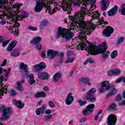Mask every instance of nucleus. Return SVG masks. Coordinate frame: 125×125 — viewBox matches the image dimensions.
Segmentation results:
<instances>
[{
	"mask_svg": "<svg viewBox=\"0 0 125 125\" xmlns=\"http://www.w3.org/2000/svg\"><path fill=\"white\" fill-rule=\"evenodd\" d=\"M45 113L46 115H49V114H51V110L47 109L45 110Z\"/></svg>",
	"mask_w": 125,
	"mask_h": 125,
	"instance_id": "nucleus-57",
	"label": "nucleus"
},
{
	"mask_svg": "<svg viewBox=\"0 0 125 125\" xmlns=\"http://www.w3.org/2000/svg\"><path fill=\"white\" fill-rule=\"evenodd\" d=\"M0 111H2V117L0 118V121H6L9 119L12 111L9 107L5 108L4 105L0 106Z\"/></svg>",
	"mask_w": 125,
	"mask_h": 125,
	"instance_id": "nucleus-4",
	"label": "nucleus"
},
{
	"mask_svg": "<svg viewBox=\"0 0 125 125\" xmlns=\"http://www.w3.org/2000/svg\"><path fill=\"white\" fill-rule=\"evenodd\" d=\"M80 29H81L79 38L81 41H85L86 40V36L84 35H89L91 34V29L88 28L87 23L85 22H80L79 24Z\"/></svg>",
	"mask_w": 125,
	"mask_h": 125,
	"instance_id": "nucleus-3",
	"label": "nucleus"
},
{
	"mask_svg": "<svg viewBox=\"0 0 125 125\" xmlns=\"http://www.w3.org/2000/svg\"><path fill=\"white\" fill-rule=\"evenodd\" d=\"M109 89L110 92H108L107 96H112V95H115V94L117 93V89L115 86H113L110 87Z\"/></svg>",
	"mask_w": 125,
	"mask_h": 125,
	"instance_id": "nucleus-29",
	"label": "nucleus"
},
{
	"mask_svg": "<svg viewBox=\"0 0 125 125\" xmlns=\"http://www.w3.org/2000/svg\"><path fill=\"white\" fill-rule=\"evenodd\" d=\"M118 9H119V6L115 5L109 11L107 12V15L108 16H115V15H116L118 12Z\"/></svg>",
	"mask_w": 125,
	"mask_h": 125,
	"instance_id": "nucleus-14",
	"label": "nucleus"
},
{
	"mask_svg": "<svg viewBox=\"0 0 125 125\" xmlns=\"http://www.w3.org/2000/svg\"><path fill=\"white\" fill-rule=\"evenodd\" d=\"M59 53L58 51L50 49L47 51V56L50 59H53Z\"/></svg>",
	"mask_w": 125,
	"mask_h": 125,
	"instance_id": "nucleus-13",
	"label": "nucleus"
},
{
	"mask_svg": "<svg viewBox=\"0 0 125 125\" xmlns=\"http://www.w3.org/2000/svg\"><path fill=\"white\" fill-rule=\"evenodd\" d=\"M35 98H39L40 97V92H38L35 94Z\"/></svg>",
	"mask_w": 125,
	"mask_h": 125,
	"instance_id": "nucleus-59",
	"label": "nucleus"
},
{
	"mask_svg": "<svg viewBox=\"0 0 125 125\" xmlns=\"http://www.w3.org/2000/svg\"><path fill=\"white\" fill-rule=\"evenodd\" d=\"M61 77H62V73L61 72L56 73L53 75V82H54V83H57Z\"/></svg>",
	"mask_w": 125,
	"mask_h": 125,
	"instance_id": "nucleus-25",
	"label": "nucleus"
},
{
	"mask_svg": "<svg viewBox=\"0 0 125 125\" xmlns=\"http://www.w3.org/2000/svg\"><path fill=\"white\" fill-rule=\"evenodd\" d=\"M124 41H125V37H120L118 38L117 43V45H120V44H121V43H122Z\"/></svg>",
	"mask_w": 125,
	"mask_h": 125,
	"instance_id": "nucleus-40",
	"label": "nucleus"
},
{
	"mask_svg": "<svg viewBox=\"0 0 125 125\" xmlns=\"http://www.w3.org/2000/svg\"><path fill=\"white\" fill-rule=\"evenodd\" d=\"M86 121V118H83L82 119H81L80 120V122L81 123H83V122H85Z\"/></svg>",
	"mask_w": 125,
	"mask_h": 125,
	"instance_id": "nucleus-63",
	"label": "nucleus"
},
{
	"mask_svg": "<svg viewBox=\"0 0 125 125\" xmlns=\"http://www.w3.org/2000/svg\"><path fill=\"white\" fill-rule=\"evenodd\" d=\"M51 119H52V115L51 114L45 115L44 117V119L46 121V122H49Z\"/></svg>",
	"mask_w": 125,
	"mask_h": 125,
	"instance_id": "nucleus-37",
	"label": "nucleus"
},
{
	"mask_svg": "<svg viewBox=\"0 0 125 125\" xmlns=\"http://www.w3.org/2000/svg\"><path fill=\"white\" fill-rule=\"evenodd\" d=\"M48 24V21H42L40 24V28L41 30H42L43 29V27H45V26H46Z\"/></svg>",
	"mask_w": 125,
	"mask_h": 125,
	"instance_id": "nucleus-32",
	"label": "nucleus"
},
{
	"mask_svg": "<svg viewBox=\"0 0 125 125\" xmlns=\"http://www.w3.org/2000/svg\"><path fill=\"white\" fill-rule=\"evenodd\" d=\"M77 47L78 48H85L86 45L83 43H80L78 45Z\"/></svg>",
	"mask_w": 125,
	"mask_h": 125,
	"instance_id": "nucleus-42",
	"label": "nucleus"
},
{
	"mask_svg": "<svg viewBox=\"0 0 125 125\" xmlns=\"http://www.w3.org/2000/svg\"><path fill=\"white\" fill-rule=\"evenodd\" d=\"M17 44V41H13L10 42L9 44L8 45L7 50L8 51H12L14 47H15V45Z\"/></svg>",
	"mask_w": 125,
	"mask_h": 125,
	"instance_id": "nucleus-27",
	"label": "nucleus"
},
{
	"mask_svg": "<svg viewBox=\"0 0 125 125\" xmlns=\"http://www.w3.org/2000/svg\"><path fill=\"white\" fill-rule=\"evenodd\" d=\"M71 5L72 2H65L64 3V4L62 6V7L64 11L70 12V11H72V7H71Z\"/></svg>",
	"mask_w": 125,
	"mask_h": 125,
	"instance_id": "nucleus-15",
	"label": "nucleus"
},
{
	"mask_svg": "<svg viewBox=\"0 0 125 125\" xmlns=\"http://www.w3.org/2000/svg\"><path fill=\"white\" fill-rule=\"evenodd\" d=\"M88 2H89L91 4H93V3H95L96 0H87Z\"/></svg>",
	"mask_w": 125,
	"mask_h": 125,
	"instance_id": "nucleus-58",
	"label": "nucleus"
},
{
	"mask_svg": "<svg viewBox=\"0 0 125 125\" xmlns=\"http://www.w3.org/2000/svg\"><path fill=\"white\" fill-rule=\"evenodd\" d=\"M46 96V94H45V92L43 91L40 92V97H42V98H44Z\"/></svg>",
	"mask_w": 125,
	"mask_h": 125,
	"instance_id": "nucleus-51",
	"label": "nucleus"
},
{
	"mask_svg": "<svg viewBox=\"0 0 125 125\" xmlns=\"http://www.w3.org/2000/svg\"><path fill=\"white\" fill-rule=\"evenodd\" d=\"M60 37H62V39H64L65 42H69V41H71L74 37V33L70 30L66 31L64 28L60 27L57 32L56 39H59Z\"/></svg>",
	"mask_w": 125,
	"mask_h": 125,
	"instance_id": "nucleus-2",
	"label": "nucleus"
},
{
	"mask_svg": "<svg viewBox=\"0 0 125 125\" xmlns=\"http://www.w3.org/2000/svg\"><path fill=\"white\" fill-rule=\"evenodd\" d=\"M8 84H6V85L4 86V88H3L2 89V91L0 92V96H2L3 95V93H5L6 94V92H7V88L6 87H8Z\"/></svg>",
	"mask_w": 125,
	"mask_h": 125,
	"instance_id": "nucleus-33",
	"label": "nucleus"
},
{
	"mask_svg": "<svg viewBox=\"0 0 125 125\" xmlns=\"http://www.w3.org/2000/svg\"><path fill=\"white\" fill-rule=\"evenodd\" d=\"M45 110H46V105L43 104L41 107L36 109V114L37 116H40L41 114H44Z\"/></svg>",
	"mask_w": 125,
	"mask_h": 125,
	"instance_id": "nucleus-17",
	"label": "nucleus"
},
{
	"mask_svg": "<svg viewBox=\"0 0 125 125\" xmlns=\"http://www.w3.org/2000/svg\"><path fill=\"white\" fill-rule=\"evenodd\" d=\"M120 74H121V70L118 68H115L107 72L108 76H118L120 75Z\"/></svg>",
	"mask_w": 125,
	"mask_h": 125,
	"instance_id": "nucleus-18",
	"label": "nucleus"
},
{
	"mask_svg": "<svg viewBox=\"0 0 125 125\" xmlns=\"http://www.w3.org/2000/svg\"><path fill=\"white\" fill-rule=\"evenodd\" d=\"M100 16V13L96 12L94 14V17H95L97 19H98L99 18V17Z\"/></svg>",
	"mask_w": 125,
	"mask_h": 125,
	"instance_id": "nucleus-56",
	"label": "nucleus"
},
{
	"mask_svg": "<svg viewBox=\"0 0 125 125\" xmlns=\"http://www.w3.org/2000/svg\"><path fill=\"white\" fill-rule=\"evenodd\" d=\"M6 60L4 59L3 63L1 64V66H5V65H6Z\"/></svg>",
	"mask_w": 125,
	"mask_h": 125,
	"instance_id": "nucleus-61",
	"label": "nucleus"
},
{
	"mask_svg": "<svg viewBox=\"0 0 125 125\" xmlns=\"http://www.w3.org/2000/svg\"><path fill=\"white\" fill-rule=\"evenodd\" d=\"M34 68L35 72H40V71H42V69H45V68H46V65L44 62H41L40 63L34 65Z\"/></svg>",
	"mask_w": 125,
	"mask_h": 125,
	"instance_id": "nucleus-12",
	"label": "nucleus"
},
{
	"mask_svg": "<svg viewBox=\"0 0 125 125\" xmlns=\"http://www.w3.org/2000/svg\"><path fill=\"white\" fill-rule=\"evenodd\" d=\"M89 78H82L79 79L80 83H87L88 85H91V84L89 83Z\"/></svg>",
	"mask_w": 125,
	"mask_h": 125,
	"instance_id": "nucleus-28",
	"label": "nucleus"
},
{
	"mask_svg": "<svg viewBox=\"0 0 125 125\" xmlns=\"http://www.w3.org/2000/svg\"><path fill=\"white\" fill-rule=\"evenodd\" d=\"M122 15H125V3H124L121 6V10Z\"/></svg>",
	"mask_w": 125,
	"mask_h": 125,
	"instance_id": "nucleus-39",
	"label": "nucleus"
},
{
	"mask_svg": "<svg viewBox=\"0 0 125 125\" xmlns=\"http://www.w3.org/2000/svg\"><path fill=\"white\" fill-rule=\"evenodd\" d=\"M9 42H10V40H7L5 42L3 41L2 42V46L3 47H4V46H5Z\"/></svg>",
	"mask_w": 125,
	"mask_h": 125,
	"instance_id": "nucleus-50",
	"label": "nucleus"
},
{
	"mask_svg": "<svg viewBox=\"0 0 125 125\" xmlns=\"http://www.w3.org/2000/svg\"><path fill=\"white\" fill-rule=\"evenodd\" d=\"M0 24V25H5L6 24V21L4 19L1 20Z\"/></svg>",
	"mask_w": 125,
	"mask_h": 125,
	"instance_id": "nucleus-54",
	"label": "nucleus"
},
{
	"mask_svg": "<svg viewBox=\"0 0 125 125\" xmlns=\"http://www.w3.org/2000/svg\"><path fill=\"white\" fill-rule=\"evenodd\" d=\"M101 2L102 3L101 9L103 11L106 10V9L108 8V6L110 5V2L107 1L106 0H102Z\"/></svg>",
	"mask_w": 125,
	"mask_h": 125,
	"instance_id": "nucleus-21",
	"label": "nucleus"
},
{
	"mask_svg": "<svg viewBox=\"0 0 125 125\" xmlns=\"http://www.w3.org/2000/svg\"><path fill=\"white\" fill-rule=\"evenodd\" d=\"M10 32H11L12 34L15 35V36H18V32H19V30H18V26H17L16 29V26L14 25L13 26H10L9 29Z\"/></svg>",
	"mask_w": 125,
	"mask_h": 125,
	"instance_id": "nucleus-23",
	"label": "nucleus"
},
{
	"mask_svg": "<svg viewBox=\"0 0 125 125\" xmlns=\"http://www.w3.org/2000/svg\"><path fill=\"white\" fill-rule=\"evenodd\" d=\"M42 47V46L41 44H38L36 46L35 48L37 49V50H41Z\"/></svg>",
	"mask_w": 125,
	"mask_h": 125,
	"instance_id": "nucleus-52",
	"label": "nucleus"
},
{
	"mask_svg": "<svg viewBox=\"0 0 125 125\" xmlns=\"http://www.w3.org/2000/svg\"><path fill=\"white\" fill-rule=\"evenodd\" d=\"M114 29L112 27L106 26L105 29L103 31V34L104 37H110L111 34H113Z\"/></svg>",
	"mask_w": 125,
	"mask_h": 125,
	"instance_id": "nucleus-11",
	"label": "nucleus"
},
{
	"mask_svg": "<svg viewBox=\"0 0 125 125\" xmlns=\"http://www.w3.org/2000/svg\"><path fill=\"white\" fill-rule=\"evenodd\" d=\"M96 92V88H93L91 89L87 93L86 95L84 97L85 99L89 101V102H95L96 101V98L93 95Z\"/></svg>",
	"mask_w": 125,
	"mask_h": 125,
	"instance_id": "nucleus-5",
	"label": "nucleus"
},
{
	"mask_svg": "<svg viewBox=\"0 0 125 125\" xmlns=\"http://www.w3.org/2000/svg\"><path fill=\"white\" fill-rule=\"evenodd\" d=\"M38 77L40 80H48L49 74L46 72H40L38 73Z\"/></svg>",
	"mask_w": 125,
	"mask_h": 125,
	"instance_id": "nucleus-20",
	"label": "nucleus"
},
{
	"mask_svg": "<svg viewBox=\"0 0 125 125\" xmlns=\"http://www.w3.org/2000/svg\"><path fill=\"white\" fill-rule=\"evenodd\" d=\"M4 41V38L0 36V42H2Z\"/></svg>",
	"mask_w": 125,
	"mask_h": 125,
	"instance_id": "nucleus-64",
	"label": "nucleus"
},
{
	"mask_svg": "<svg viewBox=\"0 0 125 125\" xmlns=\"http://www.w3.org/2000/svg\"><path fill=\"white\" fill-rule=\"evenodd\" d=\"M64 59V53H61L59 56V62L60 63H62Z\"/></svg>",
	"mask_w": 125,
	"mask_h": 125,
	"instance_id": "nucleus-41",
	"label": "nucleus"
},
{
	"mask_svg": "<svg viewBox=\"0 0 125 125\" xmlns=\"http://www.w3.org/2000/svg\"><path fill=\"white\" fill-rule=\"evenodd\" d=\"M44 5V3H43V2H38L36 7H34V9L36 12H41Z\"/></svg>",
	"mask_w": 125,
	"mask_h": 125,
	"instance_id": "nucleus-19",
	"label": "nucleus"
},
{
	"mask_svg": "<svg viewBox=\"0 0 125 125\" xmlns=\"http://www.w3.org/2000/svg\"><path fill=\"white\" fill-rule=\"evenodd\" d=\"M48 104L49 107H51V108H55V105H54V104H53V102L52 101H50L48 102Z\"/></svg>",
	"mask_w": 125,
	"mask_h": 125,
	"instance_id": "nucleus-47",
	"label": "nucleus"
},
{
	"mask_svg": "<svg viewBox=\"0 0 125 125\" xmlns=\"http://www.w3.org/2000/svg\"><path fill=\"white\" fill-rule=\"evenodd\" d=\"M122 99V96L120 94L117 95L115 98L116 101H120Z\"/></svg>",
	"mask_w": 125,
	"mask_h": 125,
	"instance_id": "nucleus-53",
	"label": "nucleus"
},
{
	"mask_svg": "<svg viewBox=\"0 0 125 125\" xmlns=\"http://www.w3.org/2000/svg\"><path fill=\"white\" fill-rule=\"evenodd\" d=\"M72 62H74V59L68 58L67 60L65 62V63L67 64L68 63H72Z\"/></svg>",
	"mask_w": 125,
	"mask_h": 125,
	"instance_id": "nucleus-44",
	"label": "nucleus"
},
{
	"mask_svg": "<svg viewBox=\"0 0 125 125\" xmlns=\"http://www.w3.org/2000/svg\"><path fill=\"white\" fill-rule=\"evenodd\" d=\"M42 41V38L40 37H35L30 42V43L32 44H38Z\"/></svg>",
	"mask_w": 125,
	"mask_h": 125,
	"instance_id": "nucleus-30",
	"label": "nucleus"
},
{
	"mask_svg": "<svg viewBox=\"0 0 125 125\" xmlns=\"http://www.w3.org/2000/svg\"><path fill=\"white\" fill-rule=\"evenodd\" d=\"M109 111H116L117 110V104L113 103L111 104L108 107Z\"/></svg>",
	"mask_w": 125,
	"mask_h": 125,
	"instance_id": "nucleus-31",
	"label": "nucleus"
},
{
	"mask_svg": "<svg viewBox=\"0 0 125 125\" xmlns=\"http://www.w3.org/2000/svg\"><path fill=\"white\" fill-rule=\"evenodd\" d=\"M95 107L94 104H89L85 107L83 110V113L84 116H88L93 112V109Z\"/></svg>",
	"mask_w": 125,
	"mask_h": 125,
	"instance_id": "nucleus-7",
	"label": "nucleus"
},
{
	"mask_svg": "<svg viewBox=\"0 0 125 125\" xmlns=\"http://www.w3.org/2000/svg\"><path fill=\"white\" fill-rule=\"evenodd\" d=\"M87 14L86 10L84 8V7L81 8V10H79L78 12L75 13L74 16L75 17V19L77 18H80V17H84L85 15Z\"/></svg>",
	"mask_w": 125,
	"mask_h": 125,
	"instance_id": "nucleus-10",
	"label": "nucleus"
},
{
	"mask_svg": "<svg viewBox=\"0 0 125 125\" xmlns=\"http://www.w3.org/2000/svg\"><path fill=\"white\" fill-rule=\"evenodd\" d=\"M73 101H74V97L72 93H69L66 97L65 100V103L66 105H71Z\"/></svg>",
	"mask_w": 125,
	"mask_h": 125,
	"instance_id": "nucleus-16",
	"label": "nucleus"
},
{
	"mask_svg": "<svg viewBox=\"0 0 125 125\" xmlns=\"http://www.w3.org/2000/svg\"><path fill=\"white\" fill-rule=\"evenodd\" d=\"M107 125H115L117 123V116L114 114H110L108 116L107 119Z\"/></svg>",
	"mask_w": 125,
	"mask_h": 125,
	"instance_id": "nucleus-9",
	"label": "nucleus"
},
{
	"mask_svg": "<svg viewBox=\"0 0 125 125\" xmlns=\"http://www.w3.org/2000/svg\"><path fill=\"white\" fill-rule=\"evenodd\" d=\"M12 7L13 8H17V9H19L20 8V4L18 3H16L12 5Z\"/></svg>",
	"mask_w": 125,
	"mask_h": 125,
	"instance_id": "nucleus-45",
	"label": "nucleus"
},
{
	"mask_svg": "<svg viewBox=\"0 0 125 125\" xmlns=\"http://www.w3.org/2000/svg\"><path fill=\"white\" fill-rule=\"evenodd\" d=\"M25 83V79H22L21 81V82L18 81L17 82V90H19V91H20V92H22L23 91V87H22V85H21V83Z\"/></svg>",
	"mask_w": 125,
	"mask_h": 125,
	"instance_id": "nucleus-22",
	"label": "nucleus"
},
{
	"mask_svg": "<svg viewBox=\"0 0 125 125\" xmlns=\"http://www.w3.org/2000/svg\"><path fill=\"white\" fill-rule=\"evenodd\" d=\"M19 55H20V53L18 51H13L11 53V56L12 57H17Z\"/></svg>",
	"mask_w": 125,
	"mask_h": 125,
	"instance_id": "nucleus-38",
	"label": "nucleus"
},
{
	"mask_svg": "<svg viewBox=\"0 0 125 125\" xmlns=\"http://www.w3.org/2000/svg\"><path fill=\"white\" fill-rule=\"evenodd\" d=\"M8 75H9V72H7V73L4 75V76H2L1 78H0V80H2V82H3L4 81L5 82H6L7 81V79L8 78Z\"/></svg>",
	"mask_w": 125,
	"mask_h": 125,
	"instance_id": "nucleus-35",
	"label": "nucleus"
},
{
	"mask_svg": "<svg viewBox=\"0 0 125 125\" xmlns=\"http://www.w3.org/2000/svg\"><path fill=\"white\" fill-rule=\"evenodd\" d=\"M102 112H103V110H102V109H100L98 111V114L95 116V118H94L95 121H97V119H98V117H99V115H100V114H101Z\"/></svg>",
	"mask_w": 125,
	"mask_h": 125,
	"instance_id": "nucleus-43",
	"label": "nucleus"
},
{
	"mask_svg": "<svg viewBox=\"0 0 125 125\" xmlns=\"http://www.w3.org/2000/svg\"><path fill=\"white\" fill-rule=\"evenodd\" d=\"M19 68L20 69V70H23L24 71L25 74H29V71L28 70V65H27V64H24V62L21 63Z\"/></svg>",
	"mask_w": 125,
	"mask_h": 125,
	"instance_id": "nucleus-24",
	"label": "nucleus"
},
{
	"mask_svg": "<svg viewBox=\"0 0 125 125\" xmlns=\"http://www.w3.org/2000/svg\"><path fill=\"white\" fill-rule=\"evenodd\" d=\"M102 88L99 89L100 93H104L105 90H109L111 87L109 82L105 81L102 82Z\"/></svg>",
	"mask_w": 125,
	"mask_h": 125,
	"instance_id": "nucleus-8",
	"label": "nucleus"
},
{
	"mask_svg": "<svg viewBox=\"0 0 125 125\" xmlns=\"http://www.w3.org/2000/svg\"><path fill=\"white\" fill-rule=\"evenodd\" d=\"M43 90L44 91H49V87H48V86H46L43 88Z\"/></svg>",
	"mask_w": 125,
	"mask_h": 125,
	"instance_id": "nucleus-60",
	"label": "nucleus"
},
{
	"mask_svg": "<svg viewBox=\"0 0 125 125\" xmlns=\"http://www.w3.org/2000/svg\"><path fill=\"white\" fill-rule=\"evenodd\" d=\"M9 92L10 93V94H11V95L12 96H15V95H17V92H16V91H15L14 90H11Z\"/></svg>",
	"mask_w": 125,
	"mask_h": 125,
	"instance_id": "nucleus-46",
	"label": "nucleus"
},
{
	"mask_svg": "<svg viewBox=\"0 0 125 125\" xmlns=\"http://www.w3.org/2000/svg\"><path fill=\"white\" fill-rule=\"evenodd\" d=\"M28 30H30V31H37L38 30V28L33 26H28Z\"/></svg>",
	"mask_w": 125,
	"mask_h": 125,
	"instance_id": "nucleus-49",
	"label": "nucleus"
},
{
	"mask_svg": "<svg viewBox=\"0 0 125 125\" xmlns=\"http://www.w3.org/2000/svg\"><path fill=\"white\" fill-rule=\"evenodd\" d=\"M78 103L80 104V106H83V105H84V104H86V103H87V102L86 101H82V100H79L78 101Z\"/></svg>",
	"mask_w": 125,
	"mask_h": 125,
	"instance_id": "nucleus-48",
	"label": "nucleus"
},
{
	"mask_svg": "<svg viewBox=\"0 0 125 125\" xmlns=\"http://www.w3.org/2000/svg\"><path fill=\"white\" fill-rule=\"evenodd\" d=\"M13 103L14 105H16L18 108L19 109H22L24 107V104H22V102L21 101H17L16 100H13Z\"/></svg>",
	"mask_w": 125,
	"mask_h": 125,
	"instance_id": "nucleus-26",
	"label": "nucleus"
},
{
	"mask_svg": "<svg viewBox=\"0 0 125 125\" xmlns=\"http://www.w3.org/2000/svg\"><path fill=\"white\" fill-rule=\"evenodd\" d=\"M87 60L88 62H89V63H90L91 64L94 63V61H93V60H92V59H91V58H88Z\"/></svg>",
	"mask_w": 125,
	"mask_h": 125,
	"instance_id": "nucleus-55",
	"label": "nucleus"
},
{
	"mask_svg": "<svg viewBox=\"0 0 125 125\" xmlns=\"http://www.w3.org/2000/svg\"><path fill=\"white\" fill-rule=\"evenodd\" d=\"M88 44L89 47L87 49L91 52L92 55H96L100 52V53H103V59H107L109 57L110 52L106 51V49H107V43L106 42H104L100 48L96 46L95 45H92L89 43Z\"/></svg>",
	"mask_w": 125,
	"mask_h": 125,
	"instance_id": "nucleus-1",
	"label": "nucleus"
},
{
	"mask_svg": "<svg viewBox=\"0 0 125 125\" xmlns=\"http://www.w3.org/2000/svg\"><path fill=\"white\" fill-rule=\"evenodd\" d=\"M29 14L28 13H26L25 12H20V10H16V15L14 17V21L15 22H17L18 20H22L23 18H26L28 17Z\"/></svg>",
	"mask_w": 125,
	"mask_h": 125,
	"instance_id": "nucleus-6",
	"label": "nucleus"
},
{
	"mask_svg": "<svg viewBox=\"0 0 125 125\" xmlns=\"http://www.w3.org/2000/svg\"><path fill=\"white\" fill-rule=\"evenodd\" d=\"M116 56H118V51L114 50L111 53V58L112 59H115Z\"/></svg>",
	"mask_w": 125,
	"mask_h": 125,
	"instance_id": "nucleus-36",
	"label": "nucleus"
},
{
	"mask_svg": "<svg viewBox=\"0 0 125 125\" xmlns=\"http://www.w3.org/2000/svg\"><path fill=\"white\" fill-rule=\"evenodd\" d=\"M119 106H121V105H125V100L124 101H122L121 103H119L118 104Z\"/></svg>",
	"mask_w": 125,
	"mask_h": 125,
	"instance_id": "nucleus-62",
	"label": "nucleus"
},
{
	"mask_svg": "<svg viewBox=\"0 0 125 125\" xmlns=\"http://www.w3.org/2000/svg\"><path fill=\"white\" fill-rule=\"evenodd\" d=\"M29 84H33L35 83V79H34V74H30L29 76Z\"/></svg>",
	"mask_w": 125,
	"mask_h": 125,
	"instance_id": "nucleus-34",
	"label": "nucleus"
}]
</instances>
